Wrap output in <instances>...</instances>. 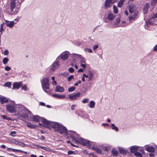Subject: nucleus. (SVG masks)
Returning <instances> with one entry per match:
<instances>
[{
    "mask_svg": "<svg viewBox=\"0 0 157 157\" xmlns=\"http://www.w3.org/2000/svg\"><path fill=\"white\" fill-rule=\"evenodd\" d=\"M128 8L129 13L132 14V16L138 19L139 17V11L136 8L135 6L130 5Z\"/></svg>",
    "mask_w": 157,
    "mask_h": 157,
    "instance_id": "obj_6",
    "label": "nucleus"
},
{
    "mask_svg": "<svg viewBox=\"0 0 157 157\" xmlns=\"http://www.w3.org/2000/svg\"><path fill=\"white\" fill-rule=\"evenodd\" d=\"M1 117H2V118L5 120H7L10 121L11 120V118L8 117L6 115H2Z\"/></svg>",
    "mask_w": 157,
    "mask_h": 157,
    "instance_id": "obj_30",
    "label": "nucleus"
},
{
    "mask_svg": "<svg viewBox=\"0 0 157 157\" xmlns=\"http://www.w3.org/2000/svg\"><path fill=\"white\" fill-rule=\"evenodd\" d=\"M69 75V73L68 72H65L64 73H63V75H64V76H67L68 75Z\"/></svg>",
    "mask_w": 157,
    "mask_h": 157,
    "instance_id": "obj_58",
    "label": "nucleus"
},
{
    "mask_svg": "<svg viewBox=\"0 0 157 157\" xmlns=\"http://www.w3.org/2000/svg\"><path fill=\"white\" fill-rule=\"evenodd\" d=\"M125 0H120V1L118 3L117 6L119 7H121L123 5V3L124 2Z\"/></svg>",
    "mask_w": 157,
    "mask_h": 157,
    "instance_id": "obj_24",
    "label": "nucleus"
},
{
    "mask_svg": "<svg viewBox=\"0 0 157 157\" xmlns=\"http://www.w3.org/2000/svg\"><path fill=\"white\" fill-rule=\"evenodd\" d=\"M74 151H68V154L69 155L74 154Z\"/></svg>",
    "mask_w": 157,
    "mask_h": 157,
    "instance_id": "obj_53",
    "label": "nucleus"
},
{
    "mask_svg": "<svg viewBox=\"0 0 157 157\" xmlns=\"http://www.w3.org/2000/svg\"><path fill=\"white\" fill-rule=\"evenodd\" d=\"M69 54L70 53L68 52L65 51L61 54L60 55L58 56V58L60 57L61 59L64 60L67 59L68 58Z\"/></svg>",
    "mask_w": 157,
    "mask_h": 157,
    "instance_id": "obj_12",
    "label": "nucleus"
},
{
    "mask_svg": "<svg viewBox=\"0 0 157 157\" xmlns=\"http://www.w3.org/2000/svg\"><path fill=\"white\" fill-rule=\"evenodd\" d=\"M120 21V18L119 17H117L116 19V21L114 22V24L116 25H117L119 23Z\"/></svg>",
    "mask_w": 157,
    "mask_h": 157,
    "instance_id": "obj_32",
    "label": "nucleus"
},
{
    "mask_svg": "<svg viewBox=\"0 0 157 157\" xmlns=\"http://www.w3.org/2000/svg\"><path fill=\"white\" fill-rule=\"evenodd\" d=\"M93 142L94 143V142ZM94 144H95L94 142ZM95 144H94V145L93 144H92V145H91V146H92V147H91L92 149L95 151L97 153H98L99 154H101L102 153V151L100 149L97 147H93V146H94L95 145ZM91 147H90V148H90Z\"/></svg>",
    "mask_w": 157,
    "mask_h": 157,
    "instance_id": "obj_15",
    "label": "nucleus"
},
{
    "mask_svg": "<svg viewBox=\"0 0 157 157\" xmlns=\"http://www.w3.org/2000/svg\"><path fill=\"white\" fill-rule=\"evenodd\" d=\"M95 105V102L93 101H90L89 106L91 108H94Z\"/></svg>",
    "mask_w": 157,
    "mask_h": 157,
    "instance_id": "obj_25",
    "label": "nucleus"
},
{
    "mask_svg": "<svg viewBox=\"0 0 157 157\" xmlns=\"http://www.w3.org/2000/svg\"><path fill=\"white\" fill-rule=\"evenodd\" d=\"M27 126L28 127H29V128H35V126L34 125H33L32 124H31V123H29L27 124Z\"/></svg>",
    "mask_w": 157,
    "mask_h": 157,
    "instance_id": "obj_39",
    "label": "nucleus"
},
{
    "mask_svg": "<svg viewBox=\"0 0 157 157\" xmlns=\"http://www.w3.org/2000/svg\"><path fill=\"white\" fill-rule=\"evenodd\" d=\"M149 155L150 157H154V155L152 153H149Z\"/></svg>",
    "mask_w": 157,
    "mask_h": 157,
    "instance_id": "obj_62",
    "label": "nucleus"
},
{
    "mask_svg": "<svg viewBox=\"0 0 157 157\" xmlns=\"http://www.w3.org/2000/svg\"><path fill=\"white\" fill-rule=\"evenodd\" d=\"M80 59V62L81 63H86V59L83 57H82L81 55V57H79Z\"/></svg>",
    "mask_w": 157,
    "mask_h": 157,
    "instance_id": "obj_27",
    "label": "nucleus"
},
{
    "mask_svg": "<svg viewBox=\"0 0 157 157\" xmlns=\"http://www.w3.org/2000/svg\"><path fill=\"white\" fill-rule=\"evenodd\" d=\"M134 155L136 157H143L142 154L138 152H136L134 153Z\"/></svg>",
    "mask_w": 157,
    "mask_h": 157,
    "instance_id": "obj_31",
    "label": "nucleus"
},
{
    "mask_svg": "<svg viewBox=\"0 0 157 157\" xmlns=\"http://www.w3.org/2000/svg\"><path fill=\"white\" fill-rule=\"evenodd\" d=\"M88 75H89V76H90V77H93L94 76V74H93V73H92V72H91L90 71H88Z\"/></svg>",
    "mask_w": 157,
    "mask_h": 157,
    "instance_id": "obj_49",
    "label": "nucleus"
},
{
    "mask_svg": "<svg viewBox=\"0 0 157 157\" xmlns=\"http://www.w3.org/2000/svg\"><path fill=\"white\" fill-rule=\"evenodd\" d=\"M157 0H151V5L153 6V7L157 3Z\"/></svg>",
    "mask_w": 157,
    "mask_h": 157,
    "instance_id": "obj_33",
    "label": "nucleus"
},
{
    "mask_svg": "<svg viewBox=\"0 0 157 157\" xmlns=\"http://www.w3.org/2000/svg\"><path fill=\"white\" fill-rule=\"evenodd\" d=\"M112 4L110 0H105L104 6L107 9L109 7H111Z\"/></svg>",
    "mask_w": 157,
    "mask_h": 157,
    "instance_id": "obj_16",
    "label": "nucleus"
},
{
    "mask_svg": "<svg viewBox=\"0 0 157 157\" xmlns=\"http://www.w3.org/2000/svg\"><path fill=\"white\" fill-rule=\"evenodd\" d=\"M110 1L113 4L115 2H117L118 1V0H110Z\"/></svg>",
    "mask_w": 157,
    "mask_h": 157,
    "instance_id": "obj_63",
    "label": "nucleus"
},
{
    "mask_svg": "<svg viewBox=\"0 0 157 157\" xmlns=\"http://www.w3.org/2000/svg\"><path fill=\"white\" fill-rule=\"evenodd\" d=\"M5 69L6 71H9L11 69V68L10 67L7 66L5 67Z\"/></svg>",
    "mask_w": 157,
    "mask_h": 157,
    "instance_id": "obj_51",
    "label": "nucleus"
},
{
    "mask_svg": "<svg viewBox=\"0 0 157 157\" xmlns=\"http://www.w3.org/2000/svg\"><path fill=\"white\" fill-rule=\"evenodd\" d=\"M16 133H17V132L16 131H12L10 132V135H11L12 136L14 137L16 136L15 134Z\"/></svg>",
    "mask_w": 157,
    "mask_h": 157,
    "instance_id": "obj_43",
    "label": "nucleus"
},
{
    "mask_svg": "<svg viewBox=\"0 0 157 157\" xmlns=\"http://www.w3.org/2000/svg\"><path fill=\"white\" fill-rule=\"evenodd\" d=\"M112 153L113 156H117L118 154V152L116 149H113L112 151Z\"/></svg>",
    "mask_w": 157,
    "mask_h": 157,
    "instance_id": "obj_26",
    "label": "nucleus"
},
{
    "mask_svg": "<svg viewBox=\"0 0 157 157\" xmlns=\"http://www.w3.org/2000/svg\"><path fill=\"white\" fill-rule=\"evenodd\" d=\"M35 146L36 147H38V148H39L42 149H43V147H44V146H41L39 145H37V144Z\"/></svg>",
    "mask_w": 157,
    "mask_h": 157,
    "instance_id": "obj_57",
    "label": "nucleus"
},
{
    "mask_svg": "<svg viewBox=\"0 0 157 157\" xmlns=\"http://www.w3.org/2000/svg\"><path fill=\"white\" fill-rule=\"evenodd\" d=\"M7 150L8 151H10V150H11V151H13V152H15L17 151V149H14L13 148H7Z\"/></svg>",
    "mask_w": 157,
    "mask_h": 157,
    "instance_id": "obj_50",
    "label": "nucleus"
},
{
    "mask_svg": "<svg viewBox=\"0 0 157 157\" xmlns=\"http://www.w3.org/2000/svg\"><path fill=\"white\" fill-rule=\"evenodd\" d=\"M18 114L22 117L27 119L31 117V113L27 109L24 107L17 108Z\"/></svg>",
    "mask_w": 157,
    "mask_h": 157,
    "instance_id": "obj_4",
    "label": "nucleus"
},
{
    "mask_svg": "<svg viewBox=\"0 0 157 157\" xmlns=\"http://www.w3.org/2000/svg\"><path fill=\"white\" fill-rule=\"evenodd\" d=\"M42 88L44 90L46 93H48V91L46 90L47 89H49V80L47 78H43L41 82Z\"/></svg>",
    "mask_w": 157,
    "mask_h": 157,
    "instance_id": "obj_8",
    "label": "nucleus"
},
{
    "mask_svg": "<svg viewBox=\"0 0 157 157\" xmlns=\"http://www.w3.org/2000/svg\"><path fill=\"white\" fill-rule=\"evenodd\" d=\"M23 0H11L10 4L11 10L14 14L17 13Z\"/></svg>",
    "mask_w": 157,
    "mask_h": 157,
    "instance_id": "obj_3",
    "label": "nucleus"
},
{
    "mask_svg": "<svg viewBox=\"0 0 157 157\" xmlns=\"http://www.w3.org/2000/svg\"><path fill=\"white\" fill-rule=\"evenodd\" d=\"M17 145L21 146L22 147H24L25 146V144L22 142L19 141V143H18V144H17Z\"/></svg>",
    "mask_w": 157,
    "mask_h": 157,
    "instance_id": "obj_47",
    "label": "nucleus"
},
{
    "mask_svg": "<svg viewBox=\"0 0 157 157\" xmlns=\"http://www.w3.org/2000/svg\"><path fill=\"white\" fill-rule=\"evenodd\" d=\"M81 94L78 92L76 94L74 93L68 95V98L71 100H79L81 96Z\"/></svg>",
    "mask_w": 157,
    "mask_h": 157,
    "instance_id": "obj_10",
    "label": "nucleus"
},
{
    "mask_svg": "<svg viewBox=\"0 0 157 157\" xmlns=\"http://www.w3.org/2000/svg\"><path fill=\"white\" fill-rule=\"evenodd\" d=\"M74 76L73 75H71L67 78V80L68 82L70 81L72 79L74 78Z\"/></svg>",
    "mask_w": 157,
    "mask_h": 157,
    "instance_id": "obj_44",
    "label": "nucleus"
},
{
    "mask_svg": "<svg viewBox=\"0 0 157 157\" xmlns=\"http://www.w3.org/2000/svg\"><path fill=\"white\" fill-rule=\"evenodd\" d=\"M72 57L73 58H79L80 57H81V55L74 53L72 54Z\"/></svg>",
    "mask_w": 157,
    "mask_h": 157,
    "instance_id": "obj_36",
    "label": "nucleus"
},
{
    "mask_svg": "<svg viewBox=\"0 0 157 157\" xmlns=\"http://www.w3.org/2000/svg\"><path fill=\"white\" fill-rule=\"evenodd\" d=\"M40 105H41V106H45V103L42 102H40Z\"/></svg>",
    "mask_w": 157,
    "mask_h": 157,
    "instance_id": "obj_60",
    "label": "nucleus"
},
{
    "mask_svg": "<svg viewBox=\"0 0 157 157\" xmlns=\"http://www.w3.org/2000/svg\"><path fill=\"white\" fill-rule=\"evenodd\" d=\"M68 71L70 72L73 73L74 71L75 70H74V69L73 68L70 67L69 68V69H68Z\"/></svg>",
    "mask_w": 157,
    "mask_h": 157,
    "instance_id": "obj_48",
    "label": "nucleus"
},
{
    "mask_svg": "<svg viewBox=\"0 0 157 157\" xmlns=\"http://www.w3.org/2000/svg\"><path fill=\"white\" fill-rule=\"evenodd\" d=\"M52 96L54 98L59 99H63L65 97V95H59L58 94H54L52 95Z\"/></svg>",
    "mask_w": 157,
    "mask_h": 157,
    "instance_id": "obj_17",
    "label": "nucleus"
},
{
    "mask_svg": "<svg viewBox=\"0 0 157 157\" xmlns=\"http://www.w3.org/2000/svg\"><path fill=\"white\" fill-rule=\"evenodd\" d=\"M6 25L7 26L9 27L10 28L13 27L15 23V22H14V21H6ZM16 23V22H15V23Z\"/></svg>",
    "mask_w": 157,
    "mask_h": 157,
    "instance_id": "obj_20",
    "label": "nucleus"
},
{
    "mask_svg": "<svg viewBox=\"0 0 157 157\" xmlns=\"http://www.w3.org/2000/svg\"><path fill=\"white\" fill-rule=\"evenodd\" d=\"M69 133V135L73 140H75L76 142L80 144L83 146H86L88 148H90L92 144L94 145V144L93 142L90 141L81 137H80L79 139H77V138L78 137V135L75 132L70 131Z\"/></svg>",
    "mask_w": 157,
    "mask_h": 157,
    "instance_id": "obj_1",
    "label": "nucleus"
},
{
    "mask_svg": "<svg viewBox=\"0 0 157 157\" xmlns=\"http://www.w3.org/2000/svg\"><path fill=\"white\" fill-rule=\"evenodd\" d=\"M86 63H81V67H83L84 68H85L86 67Z\"/></svg>",
    "mask_w": 157,
    "mask_h": 157,
    "instance_id": "obj_54",
    "label": "nucleus"
},
{
    "mask_svg": "<svg viewBox=\"0 0 157 157\" xmlns=\"http://www.w3.org/2000/svg\"><path fill=\"white\" fill-rule=\"evenodd\" d=\"M2 61L3 64H6L9 61V59L7 58H4L3 59Z\"/></svg>",
    "mask_w": 157,
    "mask_h": 157,
    "instance_id": "obj_37",
    "label": "nucleus"
},
{
    "mask_svg": "<svg viewBox=\"0 0 157 157\" xmlns=\"http://www.w3.org/2000/svg\"><path fill=\"white\" fill-rule=\"evenodd\" d=\"M89 101V99L88 98H86L85 99H83L82 102L83 103H87Z\"/></svg>",
    "mask_w": 157,
    "mask_h": 157,
    "instance_id": "obj_46",
    "label": "nucleus"
},
{
    "mask_svg": "<svg viewBox=\"0 0 157 157\" xmlns=\"http://www.w3.org/2000/svg\"><path fill=\"white\" fill-rule=\"evenodd\" d=\"M138 147L136 146H132L131 147V149L130 150V152L132 153H134L135 152H136L138 150Z\"/></svg>",
    "mask_w": 157,
    "mask_h": 157,
    "instance_id": "obj_18",
    "label": "nucleus"
},
{
    "mask_svg": "<svg viewBox=\"0 0 157 157\" xmlns=\"http://www.w3.org/2000/svg\"><path fill=\"white\" fill-rule=\"evenodd\" d=\"M128 19L130 21H135L136 19H137V18L132 16V15L130 16H129L128 17Z\"/></svg>",
    "mask_w": 157,
    "mask_h": 157,
    "instance_id": "obj_28",
    "label": "nucleus"
},
{
    "mask_svg": "<svg viewBox=\"0 0 157 157\" xmlns=\"http://www.w3.org/2000/svg\"><path fill=\"white\" fill-rule=\"evenodd\" d=\"M145 150L149 152H154L155 151V149L152 146H148L146 147Z\"/></svg>",
    "mask_w": 157,
    "mask_h": 157,
    "instance_id": "obj_22",
    "label": "nucleus"
},
{
    "mask_svg": "<svg viewBox=\"0 0 157 157\" xmlns=\"http://www.w3.org/2000/svg\"><path fill=\"white\" fill-rule=\"evenodd\" d=\"M64 91V88L59 86H57L55 89V91L56 92H63Z\"/></svg>",
    "mask_w": 157,
    "mask_h": 157,
    "instance_id": "obj_19",
    "label": "nucleus"
},
{
    "mask_svg": "<svg viewBox=\"0 0 157 157\" xmlns=\"http://www.w3.org/2000/svg\"><path fill=\"white\" fill-rule=\"evenodd\" d=\"M113 12L115 13H118V9L117 7L115 5H114L113 7Z\"/></svg>",
    "mask_w": 157,
    "mask_h": 157,
    "instance_id": "obj_34",
    "label": "nucleus"
},
{
    "mask_svg": "<svg viewBox=\"0 0 157 157\" xmlns=\"http://www.w3.org/2000/svg\"><path fill=\"white\" fill-rule=\"evenodd\" d=\"M33 121L37 122L41 121L43 123L45 127H49V123L50 121H48L45 118L40 117L38 115L33 116Z\"/></svg>",
    "mask_w": 157,
    "mask_h": 157,
    "instance_id": "obj_5",
    "label": "nucleus"
},
{
    "mask_svg": "<svg viewBox=\"0 0 157 157\" xmlns=\"http://www.w3.org/2000/svg\"><path fill=\"white\" fill-rule=\"evenodd\" d=\"M98 48V46L97 45H95L93 46V49L95 50Z\"/></svg>",
    "mask_w": 157,
    "mask_h": 157,
    "instance_id": "obj_56",
    "label": "nucleus"
},
{
    "mask_svg": "<svg viewBox=\"0 0 157 157\" xmlns=\"http://www.w3.org/2000/svg\"><path fill=\"white\" fill-rule=\"evenodd\" d=\"M17 106L14 105L9 104L6 105V109L10 113H16L17 110Z\"/></svg>",
    "mask_w": 157,
    "mask_h": 157,
    "instance_id": "obj_9",
    "label": "nucleus"
},
{
    "mask_svg": "<svg viewBox=\"0 0 157 157\" xmlns=\"http://www.w3.org/2000/svg\"><path fill=\"white\" fill-rule=\"evenodd\" d=\"M87 50H88V51L89 53H91L92 52V51L91 49L90 48H87Z\"/></svg>",
    "mask_w": 157,
    "mask_h": 157,
    "instance_id": "obj_64",
    "label": "nucleus"
},
{
    "mask_svg": "<svg viewBox=\"0 0 157 157\" xmlns=\"http://www.w3.org/2000/svg\"><path fill=\"white\" fill-rule=\"evenodd\" d=\"M111 126H112V128L113 130H115L116 132H118L119 130L118 128L114 124H111Z\"/></svg>",
    "mask_w": 157,
    "mask_h": 157,
    "instance_id": "obj_29",
    "label": "nucleus"
},
{
    "mask_svg": "<svg viewBox=\"0 0 157 157\" xmlns=\"http://www.w3.org/2000/svg\"><path fill=\"white\" fill-rule=\"evenodd\" d=\"M16 140L14 139H13L11 140V142L14 144V143H15V141H16Z\"/></svg>",
    "mask_w": 157,
    "mask_h": 157,
    "instance_id": "obj_61",
    "label": "nucleus"
},
{
    "mask_svg": "<svg viewBox=\"0 0 157 157\" xmlns=\"http://www.w3.org/2000/svg\"><path fill=\"white\" fill-rule=\"evenodd\" d=\"M115 17L113 13H112L110 12L108 13V17H107V19L110 21H112L113 20Z\"/></svg>",
    "mask_w": 157,
    "mask_h": 157,
    "instance_id": "obj_21",
    "label": "nucleus"
},
{
    "mask_svg": "<svg viewBox=\"0 0 157 157\" xmlns=\"http://www.w3.org/2000/svg\"><path fill=\"white\" fill-rule=\"evenodd\" d=\"M157 20V13L154 14L152 15L151 17L149 19L147 22L146 25L147 27L152 25L153 24L156 25L157 23L156 21Z\"/></svg>",
    "mask_w": 157,
    "mask_h": 157,
    "instance_id": "obj_7",
    "label": "nucleus"
},
{
    "mask_svg": "<svg viewBox=\"0 0 157 157\" xmlns=\"http://www.w3.org/2000/svg\"><path fill=\"white\" fill-rule=\"evenodd\" d=\"M153 51H157V44L155 45L154 47Z\"/></svg>",
    "mask_w": 157,
    "mask_h": 157,
    "instance_id": "obj_55",
    "label": "nucleus"
},
{
    "mask_svg": "<svg viewBox=\"0 0 157 157\" xmlns=\"http://www.w3.org/2000/svg\"><path fill=\"white\" fill-rule=\"evenodd\" d=\"M9 54V51L7 50H6L4 52V54L5 55H7Z\"/></svg>",
    "mask_w": 157,
    "mask_h": 157,
    "instance_id": "obj_52",
    "label": "nucleus"
},
{
    "mask_svg": "<svg viewBox=\"0 0 157 157\" xmlns=\"http://www.w3.org/2000/svg\"><path fill=\"white\" fill-rule=\"evenodd\" d=\"M43 149L45 151H48V152L51 151V150L49 148L45 147H43Z\"/></svg>",
    "mask_w": 157,
    "mask_h": 157,
    "instance_id": "obj_42",
    "label": "nucleus"
},
{
    "mask_svg": "<svg viewBox=\"0 0 157 157\" xmlns=\"http://www.w3.org/2000/svg\"><path fill=\"white\" fill-rule=\"evenodd\" d=\"M50 127H52L56 131H58L61 134H64L67 135H69V132H68L66 127L61 123L50 121L49 127L48 128L50 129Z\"/></svg>",
    "mask_w": 157,
    "mask_h": 157,
    "instance_id": "obj_2",
    "label": "nucleus"
},
{
    "mask_svg": "<svg viewBox=\"0 0 157 157\" xmlns=\"http://www.w3.org/2000/svg\"><path fill=\"white\" fill-rule=\"evenodd\" d=\"M21 87L22 90H24L25 91L27 90V86L25 85L23 86H22Z\"/></svg>",
    "mask_w": 157,
    "mask_h": 157,
    "instance_id": "obj_45",
    "label": "nucleus"
},
{
    "mask_svg": "<svg viewBox=\"0 0 157 157\" xmlns=\"http://www.w3.org/2000/svg\"><path fill=\"white\" fill-rule=\"evenodd\" d=\"M22 85V82H15L13 84V89L15 88L18 89Z\"/></svg>",
    "mask_w": 157,
    "mask_h": 157,
    "instance_id": "obj_14",
    "label": "nucleus"
},
{
    "mask_svg": "<svg viewBox=\"0 0 157 157\" xmlns=\"http://www.w3.org/2000/svg\"><path fill=\"white\" fill-rule=\"evenodd\" d=\"M75 106H76V105H72L71 106V110H73L74 109V107Z\"/></svg>",
    "mask_w": 157,
    "mask_h": 157,
    "instance_id": "obj_59",
    "label": "nucleus"
},
{
    "mask_svg": "<svg viewBox=\"0 0 157 157\" xmlns=\"http://www.w3.org/2000/svg\"><path fill=\"white\" fill-rule=\"evenodd\" d=\"M59 61L56 60L52 64V67L51 68L50 71L52 72L56 69H58L59 67Z\"/></svg>",
    "mask_w": 157,
    "mask_h": 157,
    "instance_id": "obj_11",
    "label": "nucleus"
},
{
    "mask_svg": "<svg viewBox=\"0 0 157 157\" xmlns=\"http://www.w3.org/2000/svg\"><path fill=\"white\" fill-rule=\"evenodd\" d=\"M8 100L6 97H0V102L2 104H3L4 103L7 102H8Z\"/></svg>",
    "mask_w": 157,
    "mask_h": 157,
    "instance_id": "obj_23",
    "label": "nucleus"
},
{
    "mask_svg": "<svg viewBox=\"0 0 157 157\" xmlns=\"http://www.w3.org/2000/svg\"><path fill=\"white\" fill-rule=\"evenodd\" d=\"M76 89L75 87L74 86L71 87L68 89V91L69 92H72L74 91Z\"/></svg>",
    "mask_w": 157,
    "mask_h": 157,
    "instance_id": "obj_35",
    "label": "nucleus"
},
{
    "mask_svg": "<svg viewBox=\"0 0 157 157\" xmlns=\"http://www.w3.org/2000/svg\"><path fill=\"white\" fill-rule=\"evenodd\" d=\"M149 7V6L148 3H145L144 7L143 9V12L144 14H146L147 13Z\"/></svg>",
    "mask_w": 157,
    "mask_h": 157,
    "instance_id": "obj_13",
    "label": "nucleus"
},
{
    "mask_svg": "<svg viewBox=\"0 0 157 157\" xmlns=\"http://www.w3.org/2000/svg\"><path fill=\"white\" fill-rule=\"evenodd\" d=\"M4 24V23L0 25V32L1 33V34L2 33V32L4 30L3 27V25Z\"/></svg>",
    "mask_w": 157,
    "mask_h": 157,
    "instance_id": "obj_40",
    "label": "nucleus"
},
{
    "mask_svg": "<svg viewBox=\"0 0 157 157\" xmlns=\"http://www.w3.org/2000/svg\"><path fill=\"white\" fill-rule=\"evenodd\" d=\"M11 85V83L10 82H6L4 84V86H6L7 87H10Z\"/></svg>",
    "mask_w": 157,
    "mask_h": 157,
    "instance_id": "obj_41",
    "label": "nucleus"
},
{
    "mask_svg": "<svg viewBox=\"0 0 157 157\" xmlns=\"http://www.w3.org/2000/svg\"><path fill=\"white\" fill-rule=\"evenodd\" d=\"M119 151L121 153L124 154L126 153V151L122 148L119 149Z\"/></svg>",
    "mask_w": 157,
    "mask_h": 157,
    "instance_id": "obj_38",
    "label": "nucleus"
}]
</instances>
